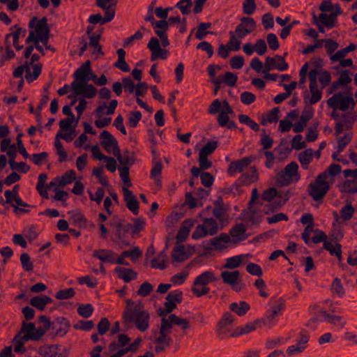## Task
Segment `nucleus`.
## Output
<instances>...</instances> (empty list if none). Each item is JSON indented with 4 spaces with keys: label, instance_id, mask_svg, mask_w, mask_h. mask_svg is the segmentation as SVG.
<instances>
[{
    "label": "nucleus",
    "instance_id": "39",
    "mask_svg": "<svg viewBox=\"0 0 357 357\" xmlns=\"http://www.w3.org/2000/svg\"><path fill=\"white\" fill-rule=\"evenodd\" d=\"M262 326V323L260 319H257L254 321L253 322L248 323L245 325L238 328V334H247L249 333L257 328H261Z\"/></svg>",
    "mask_w": 357,
    "mask_h": 357
},
{
    "label": "nucleus",
    "instance_id": "43",
    "mask_svg": "<svg viewBox=\"0 0 357 357\" xmlns=\"http://www.w3.org/2000/svg\"><path fill=\"white\" fill-rule=\"evenodd\" d=\"M132 227V225L130 223L123 224L122 222H118L116 225V234L118 236V239L123 240L126 234L130 231Z\"/></svg>",
    "mask_w": 357,
    "mask_h": 357
},
{
    "label": "nucleus",
    "instance_id": "51",
    "mask_svg": "<svg viewBox=\"0 0 357 357\" xmlns=\"http://www.w3.org/2000/svg\"><path fill=\"white\" fill-rule=\"evenodd\" d=\"M257 9L255 0H245L243 3V13L248 15H252Z\"/></svg>",
    "mask_w": 357,
    "mask_h": 357
},
{
    "label": "nucleus",
    "instance_id": "28",
    "mask_svg": "<svg viewBox=\"0 0 357 357\" xmlns=\"http://www.w3.org/2000/svg\"><path fill=\"white\" fill-rule=\"evenodd\" d=\"M218 278L215 274L211 271H205L201 275H198L194 282V286H206L208 284L215 282Z\"/></svg>",
    "mask_w": 357,
    "mask_h": 357
},
{
    "label": "nucleus",
    "instance_id": "25",
    "mask_svg": "<svg viewBox=\"0 0 357 357\" xmlns=\"http://www.w3.org/2000/svg\"><path fill=\"white\" fill-rule=\"evenodd\" d=\"M116 256V254L111 250L100 249L94 250L93 252V257H96L103 262H108L111 264H114V257Z\"/></svg>",
    "mask_w": 357,
    "mask_h": 357
},
{
    "label": "nucleus",
    "instance_id": "38",
    "mask_svg": "<svg viewBox=\"0 0 357 357\" xmlns=\"http://www.w3.org/2000/svg\"><path fill=\"white\" fill-rule=\"evenodd\" d=\"M124 272L125 275H120V278L126 282L135 280L137 278V273L131 268H126L123 267H116L114 272Z\"/></svg>",
    "mask_w": 357,
    "mask_h": 357
},
{
    "label": "nucleus",
    "instance_id": "30",
    "mask_svg": "<svg viewBox=\"0 0 357 357\" xmlns=\"http://www.w3.org/2000/svg\"><path fill=\"white\" fill-rule=\"evenodd\" d=\"M291 195H293L291 189H289L287 191H280L278 195L281 199L278 202L274 203V204L266 205V206H268L273 211H277L289 199Z\"/></svg>",
    "mask_w": 357,
    "mask_h": 357
},
{
    "label": "nucleus",
    "instance_id": "34",
    "mask_svg": "<svg viewBox=\"0 0 357 357\" xmlns=\"http://www.w3.org/2000/svg\"><path fill=\"white\" fill-rule=\"evenodd\" d=\"M250 308V305L245 301L232 303L229 305V309L238 316H243L245 314Z\"/></svg>",
    "mask_w": 357,
    "mask_h": 357
},
{
    "label": "nucleus",
    "instance_id": "58",
    "mask_svg": "<svg viewBox=\"0 0 357 357\" xmlns=\"http://www.w3.org/2000/svg\"><path fill=\"white\" fill-rule=\"evenodd\" d=\"M98 332L100 335L105 334L110 328V323L107 318L102 317L100 319L97 325Z\"/></svg>",
    "mask_w": 357,
    "mask_h": 357
},
{
    "label": "nucleus",
    "instance_id": "48",
    "mask_svg": "<svg viewBox=\"0 0 357 357\" xmlns=\"http://www.w3.org/2000/svg\"><path fill=\"white\" fill-rule=\"evenodd\" d=\"M218 147V142L210 141L206 143L200 150L199 155L208 156L212 154Z\"/></svg>",
    "mask_w": 357,
    "mask_h": 357
},
{
    "label": "nucleus",
    "instance_id": "40",
    "mask_svg": "<svg viewBox=\"0 0 357 357\" xmlns=\"http://www.w3.org/2000/svg\"><path fill=\"white\" fill-rule=\"evenodd\" d=\"M35 31L37 36L43 34H50V27L47 24V19L46 17H43L39 20L35 26Z\"/></svg>",
    "mask_w": 357,
    "mask_h": 357
},
{
    "label": "nucleus",
    "instance_id": "7",
    "mask_svg": "<svg viewBox=\"0 0 357 357\" xmlns=\"http://www.w3.org/2000/svg\"><path fill=\"white\" fill-rule=\"evenodd\" d=\"M24 71L26 72L25 78L29 83L37 79L42 71V64L36 63L33 65V73L29 65V61H25L22 66H18L13 72V75L15 78H22Z\"/></svg>",
    "mask_w": 357,
    "mask_h": 357
},
{
    "label": "nucleus",
    "instance_id": "52",
    "mask_svg": "<svg viewBox=\"0 0 357 357\" xmlns=\"http://www.w3.org/2000/svg\"><path fill=\"white\" fill-rule=\"evenodd\" d=\"M75 294L73 288H68L59 290L56 293L55 297L59 300H65L73 298Z\"/></svg>",
    "mask_w": 357,
    "mask_h": 357
},
{
    "label": "nucleus",
    "instance_id": "17",
    "mask_svg": "<svg viewBox=\"0 0 357 357\" xmlns=\"http://www.w3.org/2000/svg\"><path fill=\"white\" fill-rule=\"evenodd\" d=\"M100 139H102L101 145L107 151H111V147L113 148V152H119V146L117 140L107 130H103L100 135Z\"/></svg>",
    "mask_w": 357,
    "mask_h": 357
},
{
    "label": "nucleus",
    "instance_id": "57",
    "mask_svg": "<svg viewBox=\"0 0 357 357\" xmlns=\"http://www.w3.org/2000/svg\"><path fill=\"white\" fill-rule=\"evenodd\" d=\"M142 119V113L139 111L130 112L128 117V124L131 128H135Z\"/></svg>",
    "mask_w": 357,
    "mask_h": 357
},
{
    "label": "nucleus",
    "instance_id": "33",
    "mask_svg": "<svg viewBox=\"0 0 357 357\" xmlns=\"http://www.w3.org/2000/svg\"><path fill=\"white\" fill-rule=\"evenodd\" d=\"M313 158V151L311 149H305L298 155V160L304 169H307Z\"/></svg>",
    "mask_w": 357,
    "mask_h": 357
},
{
    "label": "nucleus",
    "instance_id": "42",
    "mask_svg": "<svg viewBox=\"0 0 357 357\" xmlns=\"http://www.w3.org/2000/svg\"><path fill=\"white\" fill-rule=\"evenodd\" d=\"M342 192L354 194L357 192V180H346L340 188Z\"/></svg>",
    "mask_w": 357,
    "mask_h": 357
},
{
    "label": "nucleus",
    "instance_id": "60",
    "mask_svg": "<svg viewBox=\"0 0 357 357\" xmlns=\"http://www.w3.org/2000/svg\"><path fill=\"white\" fill-rule=\"evenodd\" d=\"M54 146L59 155V160L60 162H63L66 160L67 153L64 150L61 142L59 139H55Z\"/></svg>",
    "mask_w": 357,
    "mask_h": 357
},
{
    "label": "nucleus",
    "instance_id": "35",
    "mask_svg": "<svg viewBox=\"0 0 357 357\" xmlns=\"http://www.w3.org/2000/svg\"><path fill=\"white\" fill-rule=\"evenodd\" d=\"M47 179V175L45 173H43L39 174L38 178V183L36 185V190L39 195L43 197L45 199H48V193L47 192V189H45L46 187H45V182Z\"/></svg>",
    "mask_w": 357,
    "mask_h": 357
},
{
    "label": "nucleus",
    "instance_id": "59",
    "mask_svg": "<svg viewBox=\"0 0 357 357\" xmlns=\"http://www.w3.org/2000/svg\"><path fill=\"white\" fill-rule=\"evenodd\" d=\"M351 140V136L350 134L347 133L343 137H337V152H342L346 146L349 144Z\"/></svg>",
    "mask_w": 357,
    "mask_h": 357
},
{
    "label": "nucleus",
    "instance_id": "18",
    "mask_svg": "<svg viewBox=\"0 0 357 357\" xmlns=\"http://www.w3.org/2000/svg\"><path fill=\"white\" fill-rule=\"evenodd\" d=\"M231 238L229 234L222 233L218 236L209 240V246L206 247V250H211L213 248L215 250H223L226 248V243L230 242Z\"/></svg>",
    "mask_w": 357,
    "mask_h": 357
},
{
    "label": "nucleus",
    "instance_id": "22",
    "mask_svg": "<svg viewBox=\"0 0 357 357\" xmlns=\"http://www.w3.org/2000/svg\"><path fill=\"white\" fill-rule=\"evenodd\" d=\"M113 154L116 157L117 160L123 167H130L135 163V158L134 152L125 150L123 153L121 154L120 149H119V152H113Z\"/></svg>",
    "mask_w": 357,
    "mask_h": 357
},
{
    "label": "nucleus",
    "instance_id": "31",
    "mask_svg": "<svg viewBox=\"0 0 357 357\" xmlns=\"http://www.w3.org/2000/svg\"><path fill=\"white\" fill-rule=\"evenodd\" d=\"M220 276L223 282L229 285L235 284L237 280H240V272L237 270L222 271Z\"/></svg>",
    "mask_w": 357,
    "mask_h": 357
},
{
    "label": "nucleus",
    "instance_id": "24",
    "mask_svg": "<svg viewBox=\"0 0 357 357\" xmlns=\"http://www.w3.org/2000/svg\"><path fill=\"white\" fill-rule=\"evenodd\" d=\"M310 97L311 96L309 95L308 91H306L304 93V96H303L305 107H304V109L302 112V114L300 117L301 120H303L305 123H307L308 121H310L312 118V116L314 115V109L311 106L312 105H314V103H310L309 101L310 99Z\"/></svg>",
    "mask_w": 357,
    "mask_h": 357
},
{
    "label": "nucleus",
    "instance_id": "11",
    "mask_svg": "<svg viewBox=\"0 0 357 357\" xmlns=\"http://www.w3.org/2000/svg\"><path fill=\"white\" fill-rule=\"evenodd\" d=\"M288 68V63L285 61L284 58L282 56L276 55L273 58L267 56L264 63V69L262 73H266V72L274 68L280 71H284L287 70Z\"/></svg>",
    "mask_w": 357,
    "mask_h": 357
},
{
    "label": "nucleus",
    "instance_id": "4",
    "mask_svg": "<svg viewBox=\"0 0 357 357\" xmlns=\"http://www.w3.org/2000/svg\"><path fill=\"white\" fill-rule=\"evenodd\" d=\"M298 165L296 162L288 164L284 169L279 172L275 176L277 186L289 185L293 182L300 180V175L298 172Z\"/></svg>",
    "mask_w": 357,
    "mask_h": 357
},
{
    "label": "nucleus",
    "instance_id": "36",
    "mask_svg": "<svg viewBox=\"0 0 357 357\" xmlns=\"http://www.w3.org/2000/svg\"><path fill=\"white\" fill-rule=\"evenodd\" d=\"M36 331L35 324L33 323H26L23 321L22 326L20 333H24L22 337L23 340H32L33 332Z\"/></svg>",
    "mask_w": 357,
    "mask_h": 357
},
{
    "label": "nucleus",
    "instance_id": "55",
    "mask_svg": "<svg viewBox=\"0 0 357 357\" xmlns=\"http://www.w3.org/2000/svg\"><path fill=\"white\" fill-rule=\"evenodd\" d=\"M354 209L351 203L347 204L344 207H342L340 211L341 218L344 220H350L354 214Z\"/></svg>",
    "mask_w": 357,
    "mask_h": 357
},
{
    "label": "nucleus",
    "instance_id": "56",
    "mask_svg": "<svg viewBox=\"0 0 357 357\" xmlns=\"http://www.w3.org/2000/svg\"><path fill=\"white\" fill-rule=\"evenodd\" d=\"M70 219L73 220V224L79 227H86V219L81 213H75L70 216Z\"/></svg>",
    "mask_w": 357,
    "mask_h": 357
},
{
    "label": "nucleus",
    "instance_id": "16",
    "mask_svg": "<svg viewBox=\"0 0 357 357\" xmlns=\"http://www.w3.org/2000/svg\"><path fill=\"white\" fill-rule=\"evenodd\" d=\"M124 201L127 208L135 215L139 213V202L132 192L128 188L123 187Z\"/></svg>",
    "mask_w": 357,
    "mask_h": 357
},
{
    "label": "nucleus",
    "instance_id": "23",
    "mask_svg": "<svg viewBox=\"0 0 357 357\" xmlns=\"http://www.w3.org/2000/svg\"><path fill=\"white\" fill-rule=\"evenodd\" d=\"M15 29V31L12 33H8L6 36V43H8V38L10 36H13V46L17 50H21L23 49V45H19V40H20V36L24 37L26 33V29H24L17 25H15L10 29Z\"/></svg>",
    "mask_w": 357,
    "mask_h": 357
},
{
    "label": "nucleus",
    "instance_id": "21",
    "mask_svg": "<svg viewBox=\"0 0 357 357\" xmlns=\"http://www.w3.org/2000/svg\"><path fill=\"white\" fill-rule=\"evenodd\" d=\"M193 225L194 221L192 219H186L182 222L176 236L177 244L185 241L189 236L190 229Z\"/></svg>",
    "mask_w": 357,
    "mask_h": 357
},
{
    "label": "nucleus",
    "instance_id": "3",
    "mask_svg": "<svg viewBox=\"0 0 357 357\" xmlns=\"http://www.w3.org/2000/svg\"><path fill=\"white\" fill-rule=\"evenodd\" d=\"M327 172H324L319 174L314 182L308 186V194L314 200H321L329 190L330 186L326 181Z\"/></svg>",
    "mask_w": 357,
    "mask_h": 357
},
{
    "label": "nucleus",
    "instance_id": "6",
    "mask_svg": "<svg viewBox=\"0 0 357 357\" xmlns=\"http://www.w3.org/2000/svg\"><path fill=\"white\" fill-rule=\"evenodd\" d=\"M221 228L219 227L217 221L213 218H204L203 224L198 225L192 234L193 239H199L208 235L216 234Z\"/></svg>",
    "mask_w": 357,
    "mask_h": 357
},
{
    "label": "nucleus",
    "instance_id": "62",
    "mask_svg": "<svg viewBox=\"0 0 357 357\" xmlns=\"http://www.w3.org/2000/svg\"><path fill=\"white\" fill-rule=\"evenodd\" d=\"M152 291V284L149 282H145L140 285L137 291V294L140 296L146 297L149 295Z\"/></svg>",
    "mask_w": 357,
    "mask_h": 357
},
{
    "label": "nucleus",
    "instance_id": "50",
    "mask_svg": "<svg viewBox=\"0 0 357 357\" xmlns=\"http://www.w3.org/2000/svg\"><path fill=\"white\" fill-rule=\"evenodd\" d=\"M230 38L227 46L230 50L238 51L241 48V40L238 38L233 31L229 32Z\"/></svg>",
    "mask_w": 357,
    "mask_h": 357
},
{
    "label": "nucleus",
    "instance_id": "8",
    "mask_svg": "<svg viewBox=\"0 0 357 357\" xmlns=\"http://www.w3.org/2000/svg\"><path fill=\"white\" fill-rule=\"evenodd\" d=\"M70 87L76 95H82L83 98L91 99L97 93V90L93 85L88 84L86 80L75 79L71 82Z\"/></svg>",
    "mask_w": 357,
    "mask_h": 357
},
{
    "label": "nucleus",
    "instance_id": "1",
    "mask_svg": "<svg viewBox=\"0 0 357 357\" xmlns=\"http://www.w3.org/2000/svg\"><path fill=\"white\" fill-rule=\"evenodd\" d=\"M126 305L122 314V321L128 328L132 326L141 332H145L149 327V312L145 310L142 301L126 300Z\"/></svg>",
    "mask_w": 357,
    "mask_h": 357
},
{
    "label": "nucleus",
    "instance_id": "46",
    "mask_svg": "<svg viewBox=\"0 0 357 357\" xmlns=\"http://www.w3.org/2000/svg\"><path fill=\"white\" fill-rule=\"evenodd\" d=\"M20 261L22 268L27 272H31L33 269V264L31 260L30 256L27 253H22L20 255Z\"/></svg>",
    "mask_w": 357,
    "mask_h": 357
},
{
    "label": "nucleus",
    "instance_id": "61",
    "mask_svg": "<svg viewBox=\"0 0 357 357\" xmlns=\"http://www.w3.org/2000/svg\"><path fill=\"white\" fill-rule=\"evenodd\" d=\"M120 176L124 184L128 187H130L132 183L129 176V167H119Z\"/></svg>",
    "mask_w": 357,
    "mask_h": 357
},
{
    "label": "nucleus",
    "instance_id": "14",
    "mask_svg": "<svg viewBox=\"0 0 357 357\" xmlns=\"http://www.w3.org/2000/svg\"><path fill=\"white\" fill-rule=\"evenodd\" d=\"M259 179V174L255 167H252L249 172L242 174V176L236 181L234 186L237 188L243 185H249L252 183H255Z\"/></svg>",
    "mask_w": 357,
    "mask_h": 357
},
{
    "label": "nucleus",
    "instance_id": "49",
    "mask_svg": "<svg viewBox=\"0 0 357 357\" xmlns=\"http://www.w3.org/2000/svg\"><path fill=\"white\" fill-rule=\"evenodd\" d=\"M167 258L166 252L165 250L160 252L158 255V259H160V261L158 263L157 259H153L151 261V266L155 268H159L160 270H164L166 268L167 266L165 264V260Z\"/></svg>",
    "mask_w": 357,
    "mask_h": 357
},
{
    "label": "nucleus",
    "instance_id": "32",
    "mask_svg": "<svg viewBox=\"0 0 357 357\" xmlns=\"http://www.w3.org/2000/svg\"><path fill=\"white\" fill-rule=\"evenodd\" d=\"M323 248L328 251L331 255L335 256L339 261H342V245L340 243H335L333 245L331 241H325Z\"/></svg>",
    "mask_w": 357,
    "mask_h": 357
},
{
    "label": "nucleus",
    "instance_id": "41",
    "mask_svg": "<svg viewBox=\"0 0 357 357\" xmlns=\"http://www.w3.org/2000/svg\"><path fill=\"white\" fill-rule=\"evenodd\" d=\"M319 22L328 29H332L335 26L337 18L334 15H329L325 13H320L319 15Z\"/></svg>",
    "mask_w": 357,
    "mask_h": 357
},
{
    "label": "nucleus",
    "instance_id": "9",
    "mask_svg": "<svg viewBox=\"0 0 357 357\" xmlns=\"http://www.w3.org/2000/svg\"><path fill=\"white\" fill-rule=\"evenodd\" d=\"M319 73L318 70H311L308 73L310 80L309 87L311 93V97L309 100L310 103L318 102L322 97V91L319 89L317 85V75Z\"/></svg>",
    "mask_w": 357,
    "mask_h": 357
},
{
    "label": "nucleus",
    "instance_id": "5",
    "mask_svg": "<svg viewBox=\"0 0 357 357\" xmlns=\"http://www.w3.org/2000/svg\"><path fill=\"white\" fill-rule=\"evenodd\" d=\"M327 105L335 111L346 112L349 109L353 110L355 107L356 102L351 96H344L343 92H338L327 100Z\"/></svg>",
    "mask_w": 357,
    "mask_h": 357
},
{
    "label": "nucleus",
    "instance_id": "12",
    "mask_svg": "<svg viewBox=\"0 0 357 357\" xmlns=\"http://www.w3.org/2000/svg\"><path fill=\"white\" fill-rule=\"evenodd\" d=\"M310 335L306 331H301L296 339V346L292 345L288 347L287 353L289 356H293L296 354L302 353L307 347L306 344L309 342Z\"/></svg>",
    "mask_w": 357,
    "mask_h": 357
},
{
    "label": "nucleus",
    "instance_id": "27",
    "mask_svg": "<svg viewBox=\"0 0 357 357\" xmlns=\"http://www.w3.org/2000/svg\"><path fill=\"white\" fill-rule=\"evenodd\" d=\"M166 321L170 325L171 330L172 329L173 325L181 326L183 331H185L190 327V321L187 319L179 317L174 314H172L166 318Z\"/></svg>",
    "mask_w": 357,
    "mask_h": 357
},
{
    "label": "nucleus",
    "instance_id": "44",
    "mask_svg": "<svg viewBox=\"0 0 357 357\" xmlns=\"http://www.w3.org/2000/svg\"><path fill=\"white\" fill-rule=\"evenodd\" d=\"M241 263L242 257L241 255H236L227 259L222 267L227 269H234L239 267Z\"/></svg>",
    "mask_w": 357,
    "mask_h": 357
},
{
    "label": "nucleus",
    "instance_id": "2",
    "mask_svg": "<svg viewBox=\"0 0 357 357\" xmlns=\"http://www.w3.org/2000/svg\"><path fill=\"white\" fill-rule=\"evenodd\" d=\"M172 332L171 326L166 321V318L161 319L160 330L153 331V335L150 340L155 344V351L156 354L164 352L167 348H169L172 343V339L170 336Z\"/></svg>",
    "mask_w": 357,
    "mask_h": 357
},
{
    "label": "nucleus",
    "instance_id": "29",
    "mask_svg": "<svg viewBox=\"0 0 357 357\" xmlns=\"http://www.w3.org/2000/svg\"><path fill=\"white\" fill-rule=\"evenodd\" d=\"M173 261L183 262L189 258L183 245H178L173 248L172 252Z\"/></svg>",
    "mask_w": 357,
    "mask_h": 357
},
{
    "label": "nucleus",
    "instance_id": "64",
    "mask_svg": "<svg viewBox=\"0 0 357 357\" xmlns=\"http://www.w3.org/2000/svg\"><path fill=\"white\" fill-rule=\"evenodd\" d=\"M183 299V292L181 291H172L166 297V300L169 301H172L176 305L177 303H181Z\"/></svg>",
    "mask_w": 357,
    "mask_h": 357
},
{
    "label": "nucleus",
    "instance_id": "45",
    "mask_svg": "<svg viewBox=\"0 0 357 357\" xmlns=\"http://www.w3.org/2000/svg\"><path fill=\"white\" fill-rule=\"evenodd\" d=\"M333 229L331 233L329 234V237L331 240V242H334L338 243L344 236L342 228L340 226L337 225L336 224L333 225Z\"/></svg>",
    "mask_w": 357,
    "mask_h": 357
},
{
    "label": "nucleus",
    "instance_id": "26",
    "mask_svg": "<svg viewBox=\"0 0 357 357\" xmlns=\"http://www.w3.org/2000/svg\"><path fill=\"white\" fill-rule=\"evenodd\" d=\"M282 310V305L272 306L270 311L267 312L266 318L260 319L264 326L271 327L273 325L275 318L278 317Z\"/></svg>",
    "mask_w": 357,
    "mask_h": 357
},
{
    "label": "nucleus",
    "instance_id": "19",
    "mask_svg": "<svg viewBox=\"0 0 357 357\" xmlns=\"http://www.w3.org/2000/svg\"><path fill=\"white\" fill-rule=\"evenodd\" d=\"M252 160L249 157L233 161L228 167L227 172L230 176H234L237 172H243L250 164Z\"/></svg>",
    "mask_w": 357,
    "mask_h": 357
},
{
    "label": "nucleus",
    "instance_id": "10",
    "mask_svg": "<svg viewBox=\"0 0 357 357\" xmlns=\"http://www.w3.org/2000/svg\"><path fill=\"white\" fill-rule=\"evenodd\" d=\"M73 77L75 79L86 80L87 83L90 80L95 83L98 77L91 70V61L89 60L82 63V66L75 71Z\"/></svg>",
    "mask_w": 357,
    "mask_h": 357
},
{
    "label": "nucleus",
    "instance_id": "47",
    "mask_svg": "<svg viewBox=\"0 0 357 357\" xmlns=\"http://www.w3.org/2000/svg\"><path fill=\"white\" fill-rule=\"evenodd\" d=\"M76 179V173L74 170L71 169L65 172L62 176L60 177V184L63 186L73 183Z\"/></svg>",
    "mask_w": 357,
    "mask_h": 357
},
{
    "label": "nucleus",
    "instance_id": "63",
    "mask_svg": "<svg viewBox=\"0 0 357 357\" xmlns=\"http://www.w3.org/2000/svg\"><path fill=\"white\" fill-rule=\"evenodd\" d=\"M93 326H94V324H93V321H91V320H90V321L80 320L73 326V327L75 329L82 330L84 331H90L91 329H92L93 328Z\"/></svg>",
    "mask_w": 357,
    "mask_h": 357
},
{
    "label": "nucleus",
    "instance_id": "13",
    "mask_svg": "<svg viewBox=\"0 0 357 357\" xmlns=\"http://www.w3.org/2000/svg\"><path fill=\"white\" fill-rule=\"evenodd\" d=\"M147 47L151 52V60L155 61L158 59H166L168 55V51L160 47L159 40L157 38H151L149 40Z\"/></svg>",
    "mask_w": 357,
    "mask_h": 357
},
{
    "label": "nucleus",
    "instance_id": "53",
    "mask_svg": "<svg viewBox=\"0 0 357 357\" xmlns=\"http://www.w3.org/2000/svg\"><path fill=\"white\" fill-rule=\"evenodd\" d=\"M240 24H243L244 29H250V33L255 30L257 26L256 22L253 18L250 17H243L241 19Z\"/></svg>",
    "mask_w": 357,
    "mask_h": 357
},
{
    "label": "nucleus",
    "instance_id": "37",
    "mask_svg": "<svg viewBox=\"0 0 357 357\" xmlns=\"http://www.w3.org/2000/svg\"><path fill=\"white\" fill-rule=\"evenodd\" d=\"M344 120L342 121H338L336 123L335 130V135L338 136L342 133L343 130H348L351 128L352 122L348 119L349 116L347 114H343L341 116Z\"/></svg>",
    "mask_w": 357,
    "mask_h": 357
},
{
    "label": "nucleus",
    "instance_id": "15",
    "mask_svg": "<svg viewBox=\"0 0 357 357\" xmlns=\"http://www.w3.org/2000/svg\"><path fill=\"white\" fill-rule=\"evenodd\" d=\"M246 232V227L243 223H238L233 226L229 231V236L232 237V242L238 243L240 241H245L250 234Z\"/></svg>",
    "mask_w": 357,
    "mask_h": 357
},
{
    "label": "nucleus",
    "instance_id": "20",
    "mask_svg": "<svg viewBox=\"0 0 357 357\" xmlns=\"http://www.w3.org/2000/svg\"><path fill=\"white\" fill-rule=\"evenodd\" d=\"M52 329L55 331L56 335L63 336L67 333L70 326L68 320L63 317H57L52 322Z\"/></svg>",
    "mask_w": 357,
    "mask_h": 357
},
{
    "label": "nucleus",
    "instance_id": "54",
    "mask_svg": "<svg viewBox=\"0 0 357 357\" xmlns=\"http://www.w3.org/2000/svg\"><path fill=\"white\" fill-rule=\"evenodd\" d=\"M93 307L91 304L81 305L77 308V313L83 318H88L91 316Z\"/></svg>",
    "mask_w": 357,
    "mask_h": 357
}]
</instances>
